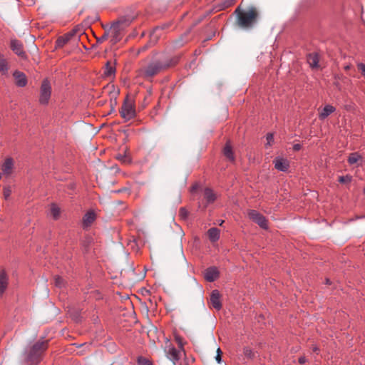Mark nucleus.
Masks as SVG:
<instances>
[{"instance_id":"obj_41","label":"nucleus","mask_w":365,"mask_h":365,"mask_svg":"<svg viewBox=\"0 0 365 365\" xmlns=\"http://www.w3.org/2000/svg\"><path fill=\"white\" fill-rule=\"evenodd\" d=\"M299 363L302 364H304L306 361H307V359L304 356H301L299 358Z\"/></svg>"},{"instance_id":"obj_29","label":"nucleus","mask_w":365,"mask_h":365,"mask_svg":"<svg viewBox=\"0 0 365 365\" xmlns=\"http://www.w3.org/2000/svg\"><path fill=\"white\" fill-rule=\"evenodd\" d=\"M352 177L349 175L345 176H340L339 178V182L341 183H347L351 181Z\"/></svg>"},{"instance_id":"obj_13","label":"nucleus","mask_w":365,"mask_h":365,"mask_svg":"<svg viewBox=\"0 0 365 365\" xmlns=\"http://www.w3.org/2000/svg\"><path fill=\"white\" fill-rule=\"evenodd\" d=\"M182 350H178L173 346H169L167 351L168 357L173 361H178L181 357V352Z\"/></svg>"},{"instance_id":"obj_12","label":"nucleus","mask_w":365,"mask_h":365,"mask_svg":"<svg viewBox=\"0 0 365 365\" xmlns=\"http://www.w3.org/2000/svg\"><path fill=\"white\" fill-rule=\"evenodd\" d=\"M210 304L216 310L222 308L220 294L217 290H213L210 296Z\"/></svg>"},{"instance_id":"obj_40","label":"nucleus","mask_w":365,"mask_h":365,"mask_svg":"<svg viewBox=\"0 0 365 365\" xmlns=\"http://www.w3.org/2000/svg\"><path fill=\"white\" fill-rule=\"evenodd\" d=\"M198 187H199V186H198V185H197V183H196V184H195V185H193L191 187V188H190V192H195V191L197 190Z\"/></svg>"},{"instance_id":"obj_11","label":"nucleus","mask_w":365,"mask_h":365,"mask_svg":"<svg viewBox=\"0 0 365 365\" xmlns=\"http://www.w3.org/2000/svg\"><path fill=\"white\" fill-rule=\"evenodd\" d=\"M11 48L19 56L24 57L25 52L24 51L23 44L21 41L13 39L11 41Z\"/></svg>"},{"instance_id":"obj_27","label":"nucleus","mask_w":365,"mask_h":365,"mask_svg":"<svg viewBox=\"0 0 365 365\" xmlns=\"http://www.w3.org/2000/svg\"><path fill=\"white\" fill-rule=\"evenodd\" d=\"M243 354L245 356L247 357V359H252L255 356L252 349L247 346L243 349Z\"/></svg>"},{"instance_id":"obj_10","label":"nucleus","mask_w":365,"mask_h":365,"mask_svg":"<svg viewBox=\"0 0 365 365\" xmlns=\"http://www.w3.org/2000/svg\"><path fill=\"white\" fill-rule=\"evenodd\" d=\"M204 277L207 282H214L219 277V271L215 267H209L205 269Z\"/></svg>"},{"instance_id":"obj_26","label":"nucleus","mask_w":365,"mask_h":365,"mask_svg":"<svg viewBox=\"0 0 365 365\" xmlns=\"http://www.w3.org/2000/svg\"><path fill=\"white\" fill-rule=\"evenodd\" d=\"M360 158H361V156L358 153H354L349 155V157L348 158V162L349 164L352 165V164L357 163Z\"/></svg>"},{"instance_id":"obj_48","label":"nucleus","mask_w":365,"mask_h":365,"mask_svg":"<svg viewBox=\"0 0 365 365\" xmlns=\"http://www.w3.org/2000/svg\"><path fill=\"white\" fill-rule=\"evenodd\" d=\"M223 222H224V220L219 221L220 225H222V223H223Z\"/></svg>"},{"instance_id":"obj_8","label":"nucleus","mask_w":365,"mask_h":365,"mask_svg":"<svg viewBox=\"0 0 365 365\" xmlns=\"http://www.w3.org/2000/svg\"><path fill=\"white\" fill-rule=\"evenodd\" d=\"M14 163L11 158H7L1 165V174L3 176L9 177L14 170Z\"/></svg>"},{"instance_id":"obj_47","label":"nucleus","mask_w":365,"mask_h":365,"mask_svg":"<svg viewBox=\"0 0 365 365\" xmlns=\"http://www.w3.org/2000/svg\"><path fill=\"white\" fill-rule=\"evenodd\" d=\"M223 222H224V220L219 221L220 225H222V223H223Z\"/></svg>"},{"instance_id":"obj_22","label":"nucleus","mask_w":365,"mask_h":365,"mask_svg":"<svg viewBox=\"0 0 365 365\" xmlns=\"http://www.w3.org/2000/svg\"><path fill=\"white\" fill-rule=\"evenodd\" d=\"M9 71V65L7 60L4 55L0 53V73L2 75H7Z\"/></svg>"},{"instance_id":"obj_39","label":"nucleus","mask_w":365,"mask_h":365,"mask_svg":"<svg viewBox=\"0 0 365 365\" xmlns=\"http://www.w3.org/2000/svg\"><path fill=\"white\" fill-rule=\"evenodd\" d=\"M108 34H104L100 38L98 39V42H103L106 39H107Z\"/></svg>"},{"instance_id":"obj_2","label":"nucleus","mask_w":365,"mask_h":365,"mask_svg":"<svg viewBox=\"0 0 365 365\" xmlns=\"http://www.w3.org/2000/svg\"><path fill=\"white\" fill-rule=\"evenodd\" d=\"M257 16L258 11L255 7H251L247 11H239L237 15L238 25L242 28H250L255 23Z\"/></svg>"},{"instance_id":"obj_21","label":"nucleus","mask_w":365,"mask_h":365,"mask_svg":"<svg viewBox=\"0 0 365 365\" xmlns=\"http://www.w3.org/2000/svg\"><path fill=\"white\" fill-rule=\"evenodd\" d=\"M223 154L229 160H230L232 162L235 161L234 153L232 152V146L229 141L227 142V143L225 144V145L224 147Z\"/></svg>"},{"instance_id":"obj_38","label":"nucleus","mask_w":365,"mask_h":365,"mask_svg":"<svg viewBox=\"0 0 365 365\" xmlns=\"http://www.w3.org/2000/svg\"><path fill=\"white\" fill-rule=\"evenodd\" d=\"M302 148V145L299 143L294 144L293 145V150L295 151H298Z\"/></svg>"},{"instance_id":"obj_30","label":"nucleus","mask_w":365,"mask_h":365,"mask_svg":"<svg viewBox=\"0 0 365 365\" xmlns=\"http://www.w3.org/2000/svg\"><path fill=\"white\" fill-rule=\"evenodd\" d=\"M64 279L59 277V276H56L55 277V285L58 287H62L63 285H64Z\"/></svg>"},{"instance_id":"obj_16","label":"nucleus","mask_w":365,"mask_h":365,"mask_svg":"<svg viewBox=\"0 0 365 365\" xmlns=\"http://www.w3.org/2000/svg\"><path fill=\"white\" fill-rule=\"evenodd\" d=\"M14 77L16 81V84L19 87H24L27 83V79L25 74L20 71H15Z\"/></svg>"},{"instance_id":"obj_5","label":"nucleus","mask_w":365,"mask_h":365,"mask_svg":"<svg viewBox=\"0 0 365 365\" xmlns=\"http://www.w3.org/2000/svg\"><path fill=\"white\" fill-rule=\"evenodd\" d=\"M129 25V23L125 19L118 20L114 22L110 27V34L113 37V41L117 42L120 41L122 36V32Z\"/></svg>"},{"instance_id":"obj_28","label":"nucleus","mask_w":365,"mask_h":365,"mask_svg":"<svg viewBox=\"0 0 365 365\" xmlns=\"http://www.w3.org/2000/svg\"><path fill=\"white\" fill-rule=\"evenodd\" d=\"M12 193V190L10 186H5L3 188V195L5 200H8Z\"/></svg>"},{"instance_id":"obj_32","label":"nucleus","mask_w":365,"mask_h":365,"mask_svg":"<svg viewBox=\"0 0 365 365\" xmlns=\"http://www.w3.org/2000/svg\"><path fill=\"white\" fill-rule=\"evenodd\" d=\"M179 215L182 219L185 220L188 216V212L185 207H181L179 211Z\"/></svg>"},{"instance_id":"obj_14","label":"nucleus","mask_w":365,"mask_h":365,"mask_svg":"<svg viewBox=\"0 0 365 365\" xmlns=\"http://www.w3.org/2000/svg\"><path fill=\"white\" fill-rule=\"evenodd\" d=\"M9 277L5 270L0 271V294H3L7 289Z\"/></svg>"},{"instance_id":"obj_25","label":"nucleus","mask_w":365,"mask_h":365,"mask_svg":"<svg viewBox=\"0 0 365 365\" xmlns=\"http://www.w3.org/2000/svg\"><path fill=\"white\" fill-rule=\"evenodd\" d=\"M236 0H218L220 2L218 10H223L235 4Z\"/></svg>"},{"instance_id":"obj_33","label":"nucleus","mask_w":365,"mask_h":365,"mask_svg":"<svg viewBox=\"0 0 365 365\" xmlns=\"http://www.w3.org/2000/svg\"><path fill=\"white\" fill-rule=\"evenodd\" d=\"M68 41V37H60L59 38H58L56 43L58 46H63L65 43H67Z\"/></svg>"},{"instance_id":"obj_35","label":"nucleus","mask_w":365,"mask_h":365,"mask_svg":"<svg viewBox=\"0 0 365 365\" xmlns=\"http://www.w3.org/2000/svg\"><path fill=\"white\" fill-rule=\"evenodd\" d=\"M175 341H177L180 349L181 350H183L184 343H183L182 339L180 336H175Z\"/></svg>"},{"instance_id":"obj_18","label":"nucleus","mask_w":365,"mask_h":365,"mask_svg":"<svg viewBox=\"0 0 365 365\" xmlns=\"http://www.w3.org/2000/svg\"><path fill=\"white\" fill-rule=\"evenodd\" d=\"M335 108L331 105H327L322 110V111L319 114V118L320 120H324L327 117H328L330 114L335 111Z\"/></svg>"},{"instance_id":"obj_15","label":"nucleus","mask_w":365,"mask_h":365,"mask_svg":"<svg viewBox=\"0 0 365 365\" xmlns=\"http://www.w3.org/2000/svg\"><path fill=\"white\" fill-rule=\"evenodd\" d=\"M319 56L318 53H309L307 56V63H309V65L310 66V67L312 69L319 68L320 66L319 65Z\"/></svg>"},{"instance_id":"obj_50","label":"nucleus","mask_w":365,"mask_h":365,"mask_svg":"<svg viewBox=\"0 0 365 365\" xmlns=\"http://www.w3.org/2000/svg\"><path fill=\"white\" fill-rule=\"evenodd\" d=\"M364 193L365 194V187L364 188Z\"/></svg>"},{"instance_id":"obj_3","label":"nucleus","mask_w":365,"mask_h":365,"mask_svg":"<svg viewBox=\"0 0 365 365\" xmlns=\"http://www.w3.org/2000/svg\"><path fill=\"white\" fill-rule=\"evenodd\" d=\"M47 349V341H38L36 343L30 350L27 356L28 361L31 364H37L40 360L42 354Z\"/></svg>"},{"instance_id":"obj_43","label":"nucleus","mask_w":365,"mask_h":365,"mask_svg":"<svg viewBox=\"0 0 365 365\" xmlns=\"http://www.w3.org/2000/svg\"><path fill=\"white\" fill-rule=\"evenodd\" d=\"M118 158H119V159H120V160H122L123 162H125V156H123V157H121V156H120V157H118Z\"/></svg>"},{"instance_id":"obj_1","label":"nucleus","mask_w":365,"mask_h":365,"mask_svg":"<svg viewBox=\"0 0 365 365\" xmlns=\"http://www.w3.org/2000/svg\"><path fill=\"white\" fill-rule=\"evenodd\" d=\"M179 58L174 56L169 58H159L150 63L139 70V75L144 78H151L160 71L175 66L178 63Z\"/></svg>"},{"instance_id":"obj_42","label":"nucleus","mask_w":365,"mask_h":365,"mask_svg":"<svg viewBox=\"0 0 365 365\" xmlns=\"http://www.w3.org/2000/svg\"><path fill=\"white\" fill-rule=\"evenodd\" d=\"M312 351L318 354L319 351V348L317 346H314L312 348Z\"/></svg>"},{"instance_id":"obj_34","label":"nucleus","mask_w":365,"mask_h":365,"mask_svg":"<svg viewBox=\"0 0 365 365\" xmlns=\"http://www.w3.org/2000/svg\"><path fill=\"white\" fill-rule=\"evenodd\" d=\"M138 365H152L150 361L145 358L140 357L138 360Z\"/></svg>"},{"instance_id":"obj_9","label":"nucleus","mask_w":365,"mask_h":365,"mask_svg":"<svg viewBox=\"0 0 365 365\" xmlns=\"http://www.w3.org/2000/svg\"><path fill=\"white\" fill-rule=\"evenodd\" d=\"M274 168L279 171L286 172L289 168V162L288 160L277 157L274 161Z\"/></svg>"},{"instance_id":"obj_6","label":"nucleus","mask_w":365,"mask_h":365,"mask_svg":"<svg viewBox=\"0 0 365 365\" xmlns=\"http://www.w3.org/2000/svg\"><path fill=\"white\" fill-rule=\"evenodd\" d=\"M51 95V86L50 82L45 79L43 81L40 88L39 103L42 105L48 104Z\"/></svg>"},{"instance_id":"obj_45","label":"nucleus","mask_w":365,"mask_h":365,"mask_svg":"<svg viewBox=\"0 0 365 365\" xmlns=\"http://www.w3.org/2000/svg\"><path fill=\"white\" fill-rule=\"evenodd\" d=\"M223 222H224V220L219 221L220 225H222V223H223Z\"/></svg>"},{"instance_id":"obj_17","label":"nucleus","mask_w":365,"mask_h":365,"mask_svg":"<svg viewBox=\"0 0 365 365\" xmlns=\"http://www.w3.org/2000/svg\"><path fill=\"white\" fill-rule=\"evenodd\" d=\"M96 215L92 210L87 212L83 217V227H89L96 220Z\"/></svg>"},{"instance_id":"obj_19","label":"nucleus","mask_w":365,"mask_h":365,"mask_svg":"<svg viewBox=\"0 0 365 365\" xmlns=\"http://www.w3.org/2000/svg\"><path fill=\"white\" fill-rule=\"evenodd\" d=\"M216 194L210 188H205L204 190V198L207 204L212 203L216 200Z\"/></svg>"},{"instance_id":"obj_23","label":"nucleus","mask_w":365,"mask_h":365,"mask_svg":"<svg viewBox=\"0 0 365 365\" xmlns=\"http://www.w3.org/2000/svg\"><path fill=\"white\" fill-rule=\"evenodd\" d=\"M208 237L212 242H216L220 238V230L216 227H212L207 231Z\"/></svg>"},{"instance_id":"obj_37","label":"nucleus","mask_w":365,"mask_h":365,"mask_svg":"<svg viewBox=\"0 0 365 365\" xmlns=\"http://www.w3.org/2000/svg\"><path fill=\"white\" fill-rule=\"evenodd\" d=\"M267 145H271L274 141V135L272 133H268L267 135Z\"/></svg>"},{"instance_id":"obj_31","label":"nucleus","mask_w":365,"mask_h":365,"mask_svg":"<svg viewBox=\"0 0 365 365\" xmlns=\"http://www.w3.org/2000/svg\"><path fill=\"white\" fill-rule=\"evenodd\" d=\"M357 69L361 73V75L365 78V63H358L356 64Z\"/></svg>"},{"instance_id":"obj_44","label":"nucleus","mask_w":365,"mask_h":365,"mask_svg":"<svg viewBox=\"0 0 365 365\" xmlns=\"http://www.w3.org/2000/svg\"><path fill=\"white\" fill-rule=\"evenodd\" d=\"M349 68H350V66H346L345 67V69H346V70H348V69H349Z\"/></svg>"},{"instance_id":"obj_7","label":"nucleus","mask_w":365,"mask_h":365,"mask_svg":"<svg viewBox=\"0 0 365 365\" xmlns=\"http://www.w3.org/2000/svg\"><path fill=\"white\" fill-rule=\"evenodd\" d=\"M249 217L255 223H257L260 227L263 229H267V220L264 216L260 214L259 212L255 210H250L248 212Z\"/></svg>"},{"instance_id":"obj_49","label":"nucleus","mask_w":365,"mask_h":365,"mask_svg":"<svg viewBox=\"0 0 365 365\" xmlns=\"http://www.w3.org/2000/svg\"><path fill=\"white\" fill-rule=\"evenodd\" d=\"M327 284H330L329 279H327Z\"/></svg>"},{"instance_id":"obj_20","label":"nucleus","mask_w":365,"mask_h":365,"mask_svg":"<svg viewBox=\"0 0 365 365\" xmlns=\"http://www.w3.org/2000/svg\"><path fill=\"white\" fill-rule=\"evenodd\" d=\"M115 64L110 61H108L104 68V71H103L104 76L111 77L115 74Z\"/></svg>"},{"instance_id":"obj_4","label":"nucleus","mask_w":365,"mask_h":365,"mask_svg":"<svg viewBox=\"0 0 365 365\" xmlns=\"http://www.w3.org/2000/svg\"><path fill=\"white\" fill-rule=\"evenodd\" d=\"M120 115L125 120H129L135 116V107L134 101L127 97L121 106Z\"/></svg>"},{"instance_id":"obj_24","label":"nucleus","mask_w":365,"mask_h":365,"mask_svg":"<svg viewBox=\"0 0 365 365\" xmlns=\"http://www.w3.org/2000/svg\"><path fill=\"white\" fill-rule=\"evenodd\" d=\"M61 214V210L58 206L56 204H52L50 207V215L54 219L57 220Z\"/></svg>"},{"instance_id":"obj_36","label":"nucleus","mask_w":365,"mask_h":365,"mask_svg":"<svg viewBox=\"0 0 365 365\" xmlns=\"http://www.w3.org/2000/svg\"><path fill=\"white\" fill-rule=\"evenodd\" d=\"M222 354V352L220 348H218L217 349V356H215V359L218 364H220L222 361V357H221Z\"/></svg>"},{"instance_id":"obj_46","label":"nucleus","mask_w":365,"mask_h":365,"mask_svg":"<svg viewBox=\"0 0 365 365\" xmlns=\"http://www.w3.org/2000/svg\"><path fill=\"white\" fill-rule=\"evenodd\" d=\"M223 222H224V220L219 221L220 225H222V223H223Z\"/></svg>"}]
</instances>
